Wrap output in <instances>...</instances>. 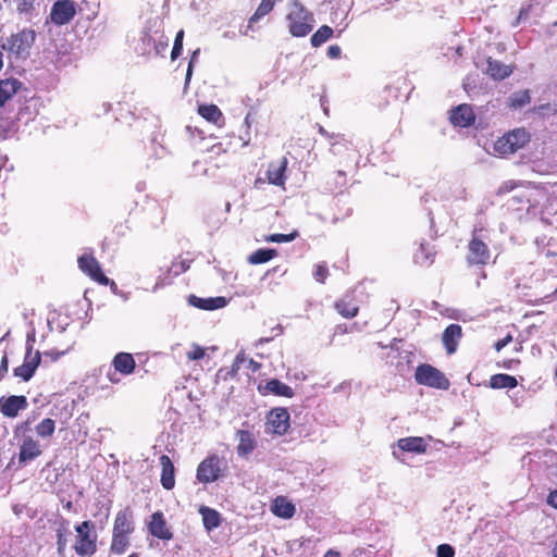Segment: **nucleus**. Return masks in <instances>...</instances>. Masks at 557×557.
I'll list each match as a JSON object with an SVG mask.
<instances>
[{"label": "nucleus", "instance_id": "f257e3e1", "mask_svg": "<svg viewBox=\"0 0 557 557\" xmlns=\"http://www.w3.org/2000/svg\"><path fill=\"white\" fill-rule=\"evenodd\" d=\"M285 22L289 34L294 37H305L314 26V16L299 0L287 4Z\"/></svg>", "mask_w": 557, "mask_h": 557}, {"label": "nucleus", "instance_id": "f03ea898", "mask_svg": "<svg viewBox=\"0 0 557 557\" xmlns=\"http://www.w3.org/2000/svg\"><path fill=\"white\" fill-rule=\"evenodd\" d=\"M486 233L487 231L484 227H473L466 253V261L469 267H485L490 263L491 250L484 242Z\"/></svg>", "mask_w": 557, "mask_h": 557}, {"label": "nucleus", "instance_id": "7ed1b4c3", "mask_svg": "<svg viewBox=\"0 0 557 557\" xmlns=\"http://www.w3.org/2000/svg\"><path fill=\"white\" fill-rule=\"evenodd\" d=\"M76 537L73 545L74 552L81 557H91L98 549V534L95 523L85 520L75 527Z\"/></svg>", "mask_w": 557, "mask_h": 557}, {"label": "nucleus", "instance_id": "20e7f679", "mask_svg": "<svg viewBox=\"0 0 557 557\" xmlns=\"http://www.w3.org/2000/svg\"><path fill=\"white\" fill-rule=\"evenodd\" d=\"M36 39V33L33 29L24 28L10 35L1 48L9 53V57L15 59H26L29 55L30 48Z\"/></svg>", "mask_w": 557, "mask_h": 557}, {"label": "nucleus", "instance_id": "39448f33", "mask_svg": "<svg viewBox=\"0 0 557 557\" xmlns=\"http://www.w3.org/2000/svg\"><path fill=\"white\" fill-rule=\"evenodd\" d=\"M530 141V134L524 128H515L494 143V151L500 157L509 156L523 148Z\"/></svg>", "mask_w": 557, "mask_h": 557}, {"label": "nucleus", "instance_id": "423d86ee", "mask_svg": "<svg viewBox=\"0 0 557 557\" xmlns=\"http://www.w3.org/2000/svg\"><path fill=\"white\" fill-rule=\"evenodd\" d=\"M414 380L420 385L437 389H448L450 385V382L445 374L429 363H422L417 367Z\"/></svg>", "mask_w": 557, "mask_h": 557}, {"label": "nucleus", "instance_id": "0eeeda50", "mask_svg": "<svg viewBox=\"0 0 557 557\" xmlns=\"http://www.w3.org/2000/svg\"><path fill=\"white\" fill-rule=\"evenodd\" d=\"M225 462L216 454L206 457L197 467L196 478L200 483H212L223 476Z\"/></svg>", "mask_w": 557, "mask_h": 557}, {"label": "nucleus", "instance_id": "6e6552de", "mask_svg": "<svg viewBox=\"0 0 557 557\" xmlns=\"http://www.w3.org/2000/svg\"><path fill=\"white\" fill-rule=\"evenodd\" d=\"M79 270L100 285H115L113 281L103 273L99 261L92 253H83L77 259Z\"/></svg>", "mask_w": 557, "mask_h": 557}, {"label": "nucleus", "instance_id": "1a4fd4ad", "mask_svg": "<svg viewBox=\"0 0 557 557\" xmlns=\"http://www.w3.org/2000/svg\"><path fill=\"white\" fill-rule=\"evenodd\" d=\"M77 13L76 4L73 0H58L50 10V21L58 26L69 24Z\"/></svg>", "mask_w": 557, "mask_h": 557}, {"label": "nucleus", "instance_id": "9d476101", "mask_svg": "<svg viewBox=\"0 0 557 557\" xmlns=\"http://www.w3.org/2000/svg\"><path fill=\"white\" fill-rule=\"evenodd\" d=\"M289 426V412L286 408H274L268 413L267 430L269 433L284 435Z\"/></svg>", "mask_w": 557, "mask_h": 557}, {"label": "nucleus", "instance_id": "9b49d317", "mask_svg": "<svg viewBox=\"0 0 557 557\" xmlns=\"http://www.w3.org/2000/svg\"><path fill=\"white\" fill-rule=\"evenodd\" d=\"M28 407V400L24 395H11L0 397V412L3 417L14 419L21 411Z\"/></svg>", "mask_w": 557, "mask_h": 557}, {"label": "nucleus", "instance_id": "f8f14e48", "mask_svg": "<svg viewBox=\"0 0 557 557\" xmlns=\"http://www.w3.org/2000/svg\"><path fill=\"white\" fill-rule=\"evenodd\" d=\"M32 350H33V347L28 346L23 364H21L20 367H16L13 370L14 375L16 377L22 379L25 382L29 381L33 377L36 369L38 368V366L40 363V359H41V352H39V351L33 352Z\"/></svg>", "mask_w": 557, "mask_h": 557}, {"label": "nucleus", "instance_id": "ddd939ff", "mask_svg": "<svg viewBox=\"0 0 557 557\" xmlns=\"http://www.w3.org/2000/svg\"><path fill=\"white\" fill-rule=\"evenodd\" d=\"M147 528L148 532L159 540L170 541L173 539V532L169 528L162 511H156L150 516Z\"/></svg>", "mask_w": 557, "mask_h": 557}, {"label": "nucleus", "instance_id": "4468645a", "mask_svg": "<svg viewBox=\"0 0 557 557\" xmlns=\"http://www.w3.org/2000/svg\"><path fill=\"white\" fill-rule=\"evenodd\" d=\"M42 454L41 445L32 435L24 436L18 451V463L26 465Z\"/></svg>", "mask_w": 557, "mask_h": 557}, {"label": "nucleus", "instance_id": "2eb2a0df", "mask_svg": "<svg viewBox=\"0 0 557 557\" xmlns=\"http://www.w3.org/2000/svg\"><path fill=\"white\" fill-rule=\"evenodd\" d=\"M449 121L459 127H469L475 121V114L470 104L462 103L450 110Z\"/></svg>", "mask_w": 557, "mask_h": 557}, {"label": "nucleus", "instance_id": "dca6fc26", "mask_svg": "<svg viewBox=\"0 0 557 557\" xmlns=\"http://www.w3.org/2000/svg\"><path fill=\"white\" fill-rule=\"evenodd\" d=\"M462 327L459 324H449L442 334V343L447 355H454L457 349L459 342L462 338Z\"/></svg>", "mask_w": 557, "mask_h": 557}, {"label": "nucleus", "instance_id": "f3484780", "mask_svg": "<svg viewBox=\"0 0 557 557\" xmlns=\"http://www.w3.org/2000/svg\"><path fill=\"white\" fill-rule=\"evenodd\" d=\"M287 164L288 161L286 157L281 158L278 161L270 162L267 170L268 182L275 186H284L286 181Z\"/></svg>", "mask_w": 557, "mask_h": 557}, {"label": "nucleus", "instance_id": "a211bd4d", "mask_svg": "<svg viewBox=\"0 0 557 557\" xmlns=\"http://www.w3.org/2000/svg\"><path fill=\"white\" fill-rule=\"evenodd\" d=\"M111 366L119 374L128 376L135 372L136 361L132 354L121 351L113 357Z\"/></svg>", "mask_w": 557, "mask_h": 557}, {"label": "nucleus", "instance_id": "6ab92c4d", "mask_svg": "<svg viewBox=\"0 0 557 557\" xmlns=\"http://www.w3.org/2000/svg\"><path fill=\"white\" fill-rule=\"evenodd\" d=\"M436 253L434 245L429 242H422L413 253V261L419 267L429 268L434 263Z\"/></svg>", "mask_w": 557, "mask_h": 557}, {"label": "nucleus", "instance_id": "aec40b11", "mask_svg": "<svg viewBox=\"0 0 557 557\" xmlns=\"http://www.w3.org/2000/svg\"><path fill=\"white\" fill-rule=\"evenodd\" d=\"M258 391L262 395L273 394L275 396L286 398H292L294 396L293 388L277 379H272L268 381L264 385H259Z\"/></svg>", "mask_w": 557, "mask_h": 557}, {"label": "nucleus", "instance_id": "412c9836", "mask_svg": "<svg viewBox=\"0 0 557 557\" xmlns=\"http://www.w3.org/2000/svg\"><path fill=\"white\" fill-rule=\"evenodd\" d=\"M132 519L133 512L129 507L120 510L115 516L112 532L131 535L135 530Z\"/></svg>", "mask_w": 557, "mask_h": 557}, {"label": "nucleus", "instance_id": "4be33fe9", "mask_svg": "<svg viewBox=\"0 0 557 557\" xmlns=\"http://www.w3.org/2000/svg\"><path fill=\"white\" fill-rule=\"evenodd\" d=\"M161 465L160 482L163 488L170 491L175 486V468L168 455H161L159 458Z\"/></svg>", "mask_w": 557, "mask_h": 557}, {"label": "nucleus", "instance_id": "5701e85b", "mask_svg": "<svg viewBox=\"0 0 557 557\" xmlns=\"http://www.w3.org/2000/svg\"><path fill=\"white\" fill-rule=\"evenodd\" d=\"M188 304L195 308L211 311L224 308L227 304V300L224 297L201 298L197 297L196 295H190L188 297Z\"/></svg>", "mask_w": 557, "mask_h": 557}, {"label": "nucleus", "instance_id": "b1692460", "mask_svg": "<svg viewBox=\"0 0 557 557\" xmlns=\"http://www.w3.org/2000/svg\"><path fill=\"white\" fill-rule=\"evenodd\" d=\"M237 437V454L239 457L247 458L257 447L256 437L253 433L248 430H238Z\"/></svg>", "mask_w": 557, "mask_h": 557}, {"label": "nucleus", "instance_id": "393cba45", "mask_svg": "<svg viewBox=\"0 0 557 557\" xmlns=\"http://www.w3.org/2000/svg\"><path fill=\"white\" fill-rule=\"evenodd\" d=\"M197 112L202 119L218 127H222L225 124L224 115L216 104H199Z\"/></svg>", "mask_w": 557, "mask_h": 557}, {"label": "nucleus", "instance_id": "a878e982", "mask_svg": "<svg viewBox=\"0 0 557 557\" xmlns=\"http://www.w3.org/2000/svg\"><path fill=\"white\" fill-rule=\"evenodd\" d=\"M271 511L274 516L283 519H290L296 512L295 505L285 496H277L271 505Z\"/></svg>", "mask_w": 557, "mask_h": 557}, {"label": "nucleus", "instance_id": "bb28decb", "mask_svg": "<svg viewBox=\"0 0 557 557\" xmlns=\"http://www.w3.org/2000/svg\"><path fill=\"white\" fill-rule=\"evenodd\" d=\"M334 308L345 319H352L359 312V306L350 295H345L336 300Z\"/></svg>", "mask_w": 557, "mask_h": 557}, {"label": "nucleus", "instance_id": "cd10ccee", "mask_svg": "<svg viewBox=\"0 0 557 557\" xmlns=\"http://www.w3.org/2000/svg\"><path fill=\"white\" fill-rule=\"evenodd\" d=\"M397 446L403 451L413 454H424L428 447L424 438L420 436H409L399 438L397 441Z\"/></svg>", "mask_w": 557, "mask_h": 557}, {"label": "nucleus", "instance_id": "c85d7f7f", "mask_svg": "<svg viewBox=\"0 0 557 557\" xmlns=\"http://www.w3.org/2000/svg\"><path fill=\"white\" fill-rule=\"evenodd\" d=\"M486 63V74L495 81L505 79L512 73L511 66L506 65L503 62L495 60L491 57L487 58Z\"/></svg>", "mask_w": 557, "mask_h": 557}, {"label": "nucleus", "instance_id": "c756f323", "mask_svg": "<svg viewBox=\"0 0 557 557\" xmlns=\"http://www.w3.org/2000/svg\"><path fill=\"white\" fill-rule=\"evenodd\" d=\"M22 87L17 78L0 79V107H3Z\"/></svg>", "mask_w": 557, "mask_h": 557}, {"label": "nucleus", "instance_id": "7c9ffc66", "mask_svg": "<svg viewBox=\"0 0 557 557\" xmlns=\"http://www.w3.org/2000/svg\"><path fill=\"white\" fill-rule=\"evenodd\" d=\"M319 133L330 143V151L337 154L336 147H344L345 150H351V143L346 140L343 135L329 133L324 127H319Z\"/></svg>", "mask_w": 557, "mask_h": 557}, {"label": "nucleus", "instance_id": "2f4dec72", "mask_svg": "<svg viewBox=\"0 0 557 557\" xmlns=\"http://www.w3.org/2000/svg\"><path fill=\"white\" fill-rule=\"evenodd\" d=\"M199 513L202 517V522L206 530L211 531L221 524V515L215 509L201 506L199 508Z\"/></svg>", "mask_w": 557, "mask_h": 557}, {"label": "nucleus", "instance_id": "473e14b6", "mask_svg": "<svg viewBox=\"0 0 557 557\" xmlns=\"http://www.w3.org/2000/svg\"><path fill=\"white\" fill-rule=\"evenodd\" d=\"M517 385V379L509 374L497 373L490 377V387L494 389L515 388Z\"/></svg>", "mask_w": 557, "mask_h": 557}, {"label": "nucleus", "instance_id": "72a5a7b5", "mask_svg": "<svg viewBox=\"0 0 557 557\" xmlns=\"http://www.w3.org/2000/svg\"><path fill=\"white\" fill-rule=\"evenodd\" d=\"M129 546V534L112 532L110 553L113 555H122Z\"/></svg>", "mask_w": 557, "mask_h": 557}, {"label": "nucleus", "instance_id": "f704fd0d", "mask_svg": "<svg viewBox=\"0 0 557 557\" xmlns=\"http://www.w3.org/2000/svg\"><path fill=\"white\" fill-rule=\"evenodd\" d=\"M276 256H277L276 249L260 248V249H257L256 251H253L251 255H249L248 262L250 264H261V263H265V262L272 260Z\"/></svg>", "mask_w": 557, "mask_h": 557}, {"label": "nucleus", "instance_id": "c9c22d12", "mask_svg": "<svg viewBox=\"0 0 557 557\" xmlns=\"http://www.w3.org/2000/svg\"><path fill=\"white\" fill-rule=\"evenodd\" d=\"M55 421L51 418H45L35 425V432L40 438H50L55 432Z\"/></svg>", "mask_w": 557, "mask_h": 557}, {"label": "nucleus", "instance_id": "e433bc0d", "mask_svg": "<svg viewBox=\"0 0 557 557\" xmlns=\"http://www.w3.org/2000/svg\"><path fill=\"white\" fill-rule=\"evenodd\" d=\"M333 33L334 32L332 27H330L329 25H322L311 36V45L315 48L322 46L333 36Z\"/></svg>", "mask_w": 557, "mask_h": 557}, {"label": "nucleus", "instance_id": "4c0bfd02", "mask_svg": "<svg viewBox=\"0 0 557 557\" xmlns=\"http://www.w3.org/2000/svg\"><path fill=\"white\" fill-rule=\"evenodd\" d=\"M66 532H67V521L65 519H62L59 522V527L55 530V537H57V550L59 555H63L64 550L66 548Z\"/></svg>", "mask_w": 557, "mask_h": 557}, {"label": "nucleus", "instance_id": "58836bf2", "mask_svg": "<svg viewBox=\"0 0 557 557\" xmlns=\"http://www.w3.org/2000/svg\"><path fill=\"white\" fill-rule=\"evenodd\" d=\"M298 231L294 230L289 234H271L264 237L265 242L269 243H289L298 237Z\"/></svg>", "mask_w": 557, "mask_h": 557}, {"label": "nucleus", "instance_id": "ea45409f", "mask_svg": "<svg viewBox=\"0 0 557 557\" xmlns=\"http://www.w3.org/2000/svg\"><path fill=\"white\" fill-rule=\"evenodd\" d=\"M327 276H329V268H327L326 263L321 262V263L315 264L314 271H313L314 280L320 284H324Z\"/></svg>", "mask_w": 557, "mask_h": 557}, {"label": "nucleus", "instance_id": "a19ab883", "mask_svg": "<svg viewBox=\"0 0 557 557\" xmlns=\"http://www.w3.org/2000/svg\"><path fill=\"white\" fill-rule=\"evenodd\" d=\"M183 39H184V30L181 29L180 32H177V34L175 36L174 45H173V48L171 51L172 60H175L181 55V53L183 51Z\"/></svg>", "mask_w": 557, "mask_h": 557}, {"label": "nucleus", "instance_id": "79ce46f5", "mask_svg": "<svg viewBox=\"0 0 557 557\" xmlns=\"http://www.w3.org/2000/svg\"><path fill=\"white\" fill-rule=\"evenodd\" d=\"M524 184L522 182H516V181H506L504 182L497 189L496 195L503 196L506 195L512 190H515L518 187H522Z\"/></svg>", "mask_w": 557, "mask_h": 557}, {"label": "nucleus", "instance_id": "37998d69", "mask_svg": "<svg viewBox=\"0 0 557 557\" xmlns=\"http://www.w3.org/2000/svg\"><path fill=\"white\" fill-rule=\"evenodd\" d=\"M36 0H15L16 10L21 14H29L35 9Z\"/></svg>", "mask_w": 557, "mask_h": 557}, {"label": "nucleus", "instance_id": "c03bdc74", "mask_svg": "<svg viewBox=\"0 0 557 557\" xmlns=\"http://www.w3.org/2000/svg\"><path fill=\"white\" fill-rule=\"evenodd\" d=\"M530 102V95L528 90H524L520 94L511 97V107L521 108Z\"/></svg>", "mask_w": 557, "mask_h": 557}, {"label": "nucleus", "instance_id": "a18cd8bd", "mask_svg": "<svg viewBox=\"0 0 557 557\" xmlns=\"http://www.w3.org/2000/svg\"><path fill=\"white\" fill-rule=\"evenodd\" d=\"M246 361V355L244 351H239L234 361H233V364H232V368H231V371H230V375L232 377H235L239 371V369L242 368V366L244 364V362Z\"/></svg>", "mask_w": 557, "mask_h": 557}, {"label": "nucleus", "instance_id": "49530a36", "mask_svg": "<svg viewBox=\"0 0 557 557\" xmlns=\"http://www.w3.org/2000/svg\"><path fill=\"white\" fill-rule=\"evenodd\" d=\"M205 355L206 349L199 345H194L193 349L186 354L188 360H200Z\"/></svg>", "mask_w": 557, "mask_h": 557}, {"label": "nucleus", "instance_id": "de8ad7c7", "mask_svg": "<svg viewBox=\"0 0 557 557\" xmlns=\"http://www.w3.org/2000/svg\"><path fill=\"white\" fill-rule=\"evenodd\" d=\"M436 555L437 557H454L455 549L449 544H441L436 548Z\"/></svg>", "mask_w": 557, "mask_h": 557}, {"label": "nucleus", "instance_id": "09e8293b", "mask_svg": "<svg viewBox=\"0 0 557 557\" xmlns=\"http://www.w3.org/2000/svg\"><path fill=\"white\" fill-rule=\"evenodd\" d=\"M198 54H199V50H196L193 52V54L190 57L189 64H188L187 71H186L185 85H188L190 82V78L193 75V67H194L195 62L197 61Z\"/></svg>", "mask_w": 557, "mask_h": 557}, {"label": "nucleus", "instance_id": "8fccbe9b", "mask_svg": "<svg viewBox=\"0 0 557 557\" xmlns=\"http://www.w3.org/2000/svg\"><path fill=\"white\" fill-rule=\"evenodd\" d=\"M9 371V358L4 352L0 360V380H3Z\"/></svg>", "mask_w": 557, "mask_h": 557}, {"label": "nucleus", "instance_id": "3c124183", "mask_svg": "<svg viewBox=\"0 0 557 557\" xmlns=\"http://www.w3.org/2000/svg\"><path fill=\"white\" fill-rule=\"evenodd\" d=\"M34 418L28 417L25 421L18 423L14 429V434L17 435L20 432H26L29 430L30 424L33 423Z\"/></svg>", "mask_w": 557, "mask_h": 557}, {"label": "nucleus", "instance_id": "603ef678", "mask_svg": "<svg viewBox=\"0 0 557 557\" xmlns=\"http://www.w3.org/2000/svg\"><path fill=\"white\" fill-rule=\"evenodd\" d=\"M511 342H512V335L511 334H507L504 338L498 339L497 342H495L494 348H495L496 351H500L504 347H506Z\"/></svg>", "mask_w": 557, "mask_h": 557}, {"label": "nucleus", "instance_id": "864d4df0", "mask_svg": "<svg viewBox=\"0 0 557 557\" xmlns=\"http://www.w3.org/2000/svg\"><path fill=\"white\" fill-rule=\"evenodd\" d=\"M546 504L557 510V490H552L546 496Z\"/></svg>", "mask_w": 557, "mask_h": 557}, {"label": "nucleus", "instance_id": "5fc2aeb1", "mask_svg": "<svg viewBox=\"0 0 557 557\" xmlns=\"http://www.w3.org/2000/svg\"><path fill=\"white\" fill-rule=\"evenodd\" d=\"M326 54L330 59H337L342 54V49L338 45H332L327 48Z\"/></svg>", "mask_w": 557, "mask_h": 557}, {"label": "nucleus", "instance_id": "6e6d98bb", "mask_svg": "<svg viewBox=\"0 0 557 557\" xmlns=\"http://www.w3.org/2000/svg\"><path fill=\"white\" fill-rule=\"evenodd\" d=\"M244 363H246L247 368L252 373H256V372H258L261 369V363L256 361V360H253L252 358H247L246 357V361Z\"/></svg>", "mask_w": 557, "mask_h": 557}, {"label": "nucleus", "instance_id": "4d7b16f0", "mask_svg": "<svg viewBox=\"0 0 557 557\" xmlns=\"http://www.w3.org/2000/svg\"><path fill=\"white\" fill-rule=\"evenodd\" d=\"M42 355L46 358H49L51 361H57L62 355H64V351H58L55 349L51 350H45Z\"/></svg>", "mask_w": 557, "mask_h": 557}, {"label": "nucleus", "instance_id": "13d9d810", "mask_svg": "<svg viewBox=\"0 0 557 557\" xmlns=\"http://www.w3.org/2000/svg\"><path fill=\"white\" fill-rule=\"evenodd\" d=\"M188 269V267L185 264L184 261H181L178 264L174 263L172 269L175 275H178L183 272H185Z\"/></svg>", "mask_w": 557, "mask_h": 557}, {"label": "nucleus", "instance_id": "bf43d9fd", "mask_svg": "<svg viewBox=\"0 0 557 557\" xmlns=\"http://www.w3.org/2000/svg\"><path fill=\"white\" fill-rule=\"evenodd\" d=\"M512 200L517 201L520 205L530 203L531 199L525 193H521L512 198Z\"/></svg>", "mask_w": 557, "mask_h": 557}, {"label": "nucleus", "instance_id": "052dcab7", "mask_svg": "<svg viewBox=\"0 0 557 557\" xmlns=\"http://www.w3.org/2000/svg\"><path fill=\"white\" fill-rule=\"evenodd\" d=\"M119 372H108V380L112 383V384H119L121 382V379L117 376Z\"/></svg>", "mask_w": 557, "mask_h": 557}, {"label": "nucleus", "instance_id": "680f3d73", "mask_svg": "<svg viewBox=\"0 0 557 557\" xmlns=\"http://www.w3.org/2000/svg\"><path fill=\"white\" fill-rule=\"evenodd\" d=\"M529 15V7L528 8H521L518 15V22L521 18H525Z\"/></svg>", "mask_w": 557, "mask_h": 557}, {"label": "nucleus", "instance_id": "e2e57ef3", "mask_svg": "<svg viewBox=\"0 0 557 557\" xmlns=\"http://www.w3.org/2000/svg\"><path fill=\"white\" fill-rule=\"evenodd\" d=\"M323 557H342L341 553L335 549H329Z\"/></svg>", "mask_w": 557, "mask_h": 557}, {"label": "nucleus", "instance_id": "0e129e2a", "mask_svg": "<svg viewBox=\"0 0 557 557\" xmlns=\"http://www.w3.org/2000/svg\"><path fill=\"white\" fill-rule=\"evenodd\" d=\"M336 175L342 178V184L344 185L346 183V173L344 171H337Z\"/></svg>", "mask_w": 557, "mask_h": 557}, {"label": "nucleus", "instance_id": "69168bd1", "mask_svg": "<svg viewBox=\"0 0 557 557\" xmlns=\"http://www.w3.org/2000/svg\"><path fill=\"white\" fill-rule=\"evenodd\" d=\"M398 0H382L380 2L381 5H385V4H393L395 2H397Z\"/></svg>", "mask_w": 557, "mask_h": 557}, {"label": "nucleus", "instance_id": "338daca9", "mask_svg": "<svg viewBox=\"0 0 557 557\" xmlns=\"http://www.w3.org/2000/svg\"><path fill=\"white\" fill-rule=\"evenodd\" d=\"M250 117H251V114L248 113L246 116H245V124L246 126L249 128L250 127Z\"/></svg>", "mask_w": 557, "mask_h": 557}, {"label": "nucleus", "instance_id": "774afa93", "mask_svg": "<svg viewBox=\"0 0 557 557\" xmlns=\"http://www.w3.org/2000/svg\"><path fill=\"white\" fill-rule=\"evenodd\" d=\"M553 557H557V542L555 543V546L553 548Z\"/></svg>", "mask_w": 557, "mask_h": 557}]
</instances>
